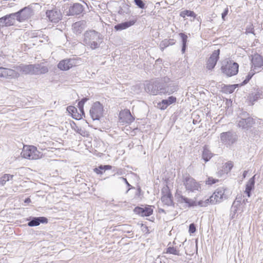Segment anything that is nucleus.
<instances>
[{"instance_id":"obj_56","label":"nucleus","mask_w":263,"mask_h":263,"mask_svg":"<svg viewBox=\"0 0 263 263\" xmlns=\"http://www.w3.org/2000/svg\"><path fill=\"white\" fill-rule=\"evenodd\" d=\"M173 244L174 245H176V244L175 241H174L173 242Z\"/></svg>"},{"instance_id":"obj_1","label":"nucleus","mask_w":263,"mask_h":263,"mask_svg":"<svg viewBox=\"0 0 263 263\" xmlns=\"http://www.w3.org/2000/svg\"><path fill=\"white\" fill-rule=\"evenodd\" d=\"M224 192L225 190L223 188H218L209 198L205 200H201L198 202H197L196 198L191 199L179 194L177 195V198L179 202L180 203H185L189 207L197 205L203 207L206 206L209 203L215 204L217 202H220L224 198H226Z\"/></svg>"},{"instance_id":"obj_4","label":"nucleus","mask_w":263,"mask_h":263,"mask_svg":"<svg viewBox=\"0 0 263 263\" xmlns=\"http://www.w3.org/2000/svg\"><path fill=\"white\" fill-rule=\"evenodd\" d=\"M41 153L36 147L32 145L24 146L21 153V156L26 159L36 160L40 158Z\"/></svg>"},{"instance_id":"obj_23","label":"nucleus","mask_w":263,"mask_h":263,"mask_svg":"<svg viewBox=\"0 0 263 263\" xmlns=\"http://www.w3.org/2000/svg\"><path fill=\"white\" fill-rule=\"evenodd\" d=\"M14 68H15L17 71H19V72H22L23 74L32 75V64L25 65L22 64L20 65L14 66Z\"/></svg>"},{"instance_id":"obj_42","label":"nucleus","mask_w":263,"mask_h":263,"mask_svg":"<svg viewBox=\"0 0 263 263\" xmlns=\"http://www.w3.org/2000/svg\"><path fill=\"white\" fill-rule=\"evenodd\" d=\"M217 182H218V179H214L212 177H209L208 180L206 181V183L209 185H212Z\"/></svg>"},{"instance_id":"obj_21","label":"nucleus","mask_w":263,"mask_h":263,"mask_svg":"<svg viewBox=\"0 0 263 263\" xmlns=\"http://www.w3.org/2000/svg\"><path fill=\"white\" fill-rule=\"evenodd\" d=\"M86 27V22L85 21L77 22L72 25L73 32L77 34H80Z\"/></svg>"},{"instance_id":"obj_38","label":"nucleus","mask_w":263,"mask_h":263,"mask_svg":"<svg viewBox=\"0 0 263 263\" xmlns=\"http://www.w3.org/2000/svg\"><path fill=\"white\" fill-rule=\"evenodd\" d=\"M87 100L88 99L86 98H84L78 103V106L82 115H84V111L83 108L84 104L87 101Z\"/></svg>"},{"instance_id":"obj_29","label":"nucleus","mask_w":263,"mask_h":263,"mask_svg":"<svg viewBox=\"0 0 263 263\" xmlns=\"http://www.w3.org/2000/svg\"><path fill=\"white\" fill-rule=\"evenodd\" d=\"M176 41L174 39H165L162 41L160 44V48L161 51H163L164 48L169 46L173 45L175 44Z\"/></svg>"},{"instance_id":"obj_55","label":"nucleus","mask_w":263,"mask_h":263,"mask_svg":"<svg viewBox=\"0 0 263 263\" xmlns=\"http://www.w3.org/2000/svg\"><path fill=\"white\" fill-rule=\"evenodd\" d=\"M31 202V200L29 198H27L25 200V202L26 203H29Z\"/></svg>"},{"instance_id":"obj_37","label":"nucleus","mask_w":263,"mask_h":263,"mask_svg":"<svg viewBox=\"0 0 263 263\" xmlns=\"http://www.w3.org/2000/svg\"><path fill=\"white\" fill-rule=\"evenodd\" d=\"M71 128L73 130H74V131L76 132L77 133L80 134L83 136H85L86 133L85 131L82 130L81 128L78 126L75 123L73 122L72 124H71Z\"/></svg>"},{"instance_id":"obj_45","label":"nucleus","mask_w":263,"mask_h":263,"mask_svg":"<svg viewBox=\"0 0 263 263\" xmlns=\"http://www.w3.org/2000/svg\"><path fill=\"white\" fill-rule=\"evenodd\" d=\"M7 23L6 22V19L4 16L0 18V26L2 28H3L4 27L6 26Z\"/></svg>"},{"instance_id":"obj_12","label":"nucleus","mask_w":263,"mask_h":263,"mask_svg":"<svg viewBox=\"0 0 263 263\" xmlns=\"http://www.w3.org/2000/svg\"><path fill=\"white\" fill-rule=\"evenodd\" d=\"M15 14L16 20L20 22H22L29 19L32 15L33 10L29 7H25L17 12H15Z\"/></svg>"},{"instance_id":"obj_6","label":"nucleus","mask_w":263,"mask_h":263,"mask_svg":"<svg viewBox=\"0 0 263 263\" xmlns=\"http://www.w3.org/2000/svg\"><path fill=\"white\" fill-rule=\"evenodd\" d=\"M183 182L186 190L189 192H196L201 191V185L190 176H186L184 178Z\"/></svg>"},{"instance_id":"obj_51","label":"nucleus","mask_w":263,"mask_h":263,"mask_svg":"<svg viewBox=\"0 0 263 263\" xmlns=\"http://www.w3.org/2000/svg\"><path fill=\"white\" fill-rule=\"evenodd\" d=\"M103 168H104V172L105 171V170H110L112 167V166L111 165H103Z\"/></svg>"},{"instance_id":"obj_9","label":"nucleus","mask_w":263,"mask_h":263,"mask_svg":"<svg viewBox=\"0 0 263 263\" xmlns=\"http://www.w3.org/2000/svg\"><path fill=\"white\" fill-rule=\"evenodd\" d=\"M220 138L221 143L230 146L237 141V136L235 132L228 131L221 133Z\"/></svg>"},{"instance_id":"obj_49","label":"nucleus","mask_w":263,"mask_h":263,"mask_svg":"<svg viewBox=\"0 0 263 263\" xmlns=\"http://www.w3.org/2000/svg\"><path fill=\"white\" fill-rule=\"evenodd\" d=\"M229 12V9L228 7L226 8L223 12L221 14V17L223 21H225V17L227 15Z\"/></svg>"},{"instance_id":"obj_46","label":"nucleus","mask_w":263,"mask_h":263,"mask_svg":"<svg viewBox=\"0 0 263 263\" xmlns=\"http://www.w3.org/2000/svg\"><path fill=\"white\" fill-rule=\"evenodd\" d=\"M6 68L0 67V77H6Z\"/></svg>"},{"instance_id":"obj_13","label":"nucleus","mask_w":263,"mask_h":263,"mask_svg":"<svg viewBox=\"0 0 263 263\" xmlns=\"http://www.w3.org/2000/svg\"><path fill=\"white\" fill-rule=\"evenodd\" d=\"M220 50H214L210 58L208 59L206 63V68L212 70L215 66L219 58Z\"/></svg>"},{"instance_id":"obj_16","label":"nucleus","mask_w":263,"mask_h":263,"mask_svg":"<svg viewBox=\"0 0 263 263\" xmlns=\"http://www.w3.org/2000/svg\"><path fill=\"white\" fill-rule=\"evenodd\" d=\"M135 214L140 216H149L153 214V210L151 206H147L144 208L137 206L134 209Z\"/></svg>"},{"instance_id":"obj_3","label":"nucleus","mask_w":263,"mask_h":263,"mask_svg":"<svg viewBox=\"0 0 263 263\" xmlns=\"http://www.w3.org/2000/svg\"><path fill=\"white\" fill-rule=\"evenodd\" d=\"M246 202H248L247 199L246 200L243 199L241 202V199L239 197H237L236 198L231 208L230 216L231 219L238 218V216L243 212L244 205L246 204Z\"/></svg>"},{"instance_id":"obj_35","label":"nucleus","mask_w":263,"mask_h":263,"mask_svg":"<svg viewBox=\"0 0 263 263\" xmlns=\"http://www.w3.org/2000/svg\"><path fill=\"white\" fill-rule=\"evenodd\" d=\"M13 177V175L10 174H5L0 178V184L2 186H4L7 181L12 180Z\"/></svg>"},{"instance_id":"obj_50","label":"nucleus","mask_w":263,"mask_h":263,"mask_svg":"<svg viewBox=\"0 0 263 263\" xmlns=\"http://www.w3.org/2000/svg\"><path fill=\"white\" fill-rule=\"evenodd\" d=\"M119 179L124 181L128 186H130V184L128 182L127 179L125 178L120 177Z\"/></svg>"},{"instance_id":"obj_15","label":"nucleus","mask_w":263,"mask_h":263,"mask_svg":"<svg viewBox=\"0 0 263 263\" xmlns=\"http://www.w3.org/2000/svg\"><path fill=\"white\" fill-rule=\"evenodd\" d=\"M162 196L161 198L162 203L164 205L167 206H173V196L168 189H165L162 191Z\"/></svg>"},{"instance_id":"obj_36","label":"nucleus","mask_w":263,"mask_h":263,"mask_svg":"<svg viewBox=\"0 0 263 263\" xmlns=\"http://www.w3.org/2000/svg\"><path fill=\"white\" fill-rule=\"evenodd\" d=\"M180 16L184 18L185 16H191L195 18L196 16V14L192 11L191 10H184L181 11L180 14Z\"/></svg>"},{"instance_id":"obj_33","label":"nucleus","mask_w":263,"mask_h":263,"mask_svg":"<svg viewBox=\"0 0 263 263\" xmlns=\"http://www.w3.org/2000/svg\"><path fill=\"white\" fill-rule=\"evenodd\" d=\"M19 71H17L15 68L14 69H6V77H10L13 78H17L20 76Z\"/></svg>"},{"instance_id":"obj_30","label":"nucleus","mask_w":263,"mask_h":263,"mask_svg":"<svg viewBox=\"0 0 263 263\" xmlns=\"http://www.w3.org/2000/svg\"><path fill=\"white\" fill-rule=\"evenodd\" d=\"M212 157L213 154L208 149L207 146H204L202 152V158L204 160L205 162L209 161Z\"/></svg>"},{"instance_id":"obj_39","label":"nucleus","mask_w":263,"mask_h":263,"mask_svg":"<svg viewBox=\"0 0 263 263\" xmlns=\"http://www.w3.org/2000/svg\"><path fill=\"white\" fill-rule=\"evenodd\" d=\"M170 104L167 100V99H164L162 100L161 102L158 104V107L161 110H164L166 109Z\"/></svg>"},{"instance_id":"obj_32","label":"nucleus","mask_w":263,"mask_h":263,"mask_svg":"<svg viewBox=\"0 0 263 263\" xmlns=\"http://www.w3.org/2000/svg\"><path fill=\"white\" fill-rule=\"evenodd\" d=\"M182 40V48L181 52L184 53L186 50V43L187 42V36L183 33H180L179 34Z\"/></svg>"},{"instance_id":"obj_28","label":"nucleus","mask_w":263,"mask_h":263,"mask_svg":"<svg viewBox=\"0 0 263 263\" xmlns=\"http://www.w3.org/2000/svg\"><path fill=\"white\" fill-rule=\"evenodd\" d=\"M170 244L171 243L168 244L167 248L165 249V253L166 254L180 256L181 254L180 253V251L178 249V246H169Z\"/></svg>"},{"instance_id":"obj_5","label":"nucleus","mask_w":263,"mask_h":263,"mask_svg":"<svg viewBox=\"0 0 263 263\" xmlns=\"http://www.w3.org/2000/svg\"><path fill=\"white\" fill-rule=\"evenodd\" d=\"M239 65L236 62L227 61L221 67L222 72L228 77H232L237 74Z\"/></svg>"},{"instance_id":"obj_48","label":"nucleus","mask_w":263,"mask_h":263,"mask_svg":"<svg viewBox=\"0 0 263 263\" xmlns=\"http://www.w3.org/2000/svg\"><path fill=\"white\" fill-rule=\"evenodd\" d=\"M167 100L168 102V104L171 105L176 101V98L173 96H171L168 98Z\"/></svg>"},{"instance_id":"obj_14","label":"nucleus","mask_w":263,"mask_h":263,"mask_svg":"<svg viewBox=\"0 0 263 263\" xmlns=\"http://www.w3.org/2000/svg\"><path fill=\"white\" fill-rule=\"evenodd\" d=\"M46 14L49 20L53 23L58 22L62 18V14L60 10L57 8L47 10Z\"/></svg>"},{"instance_id":"obj_19","label":"nucleus","mask_w":263,"mask_h":263,"mask_svg":"<svg viewBox=\"0 0 263 263\" xmlns=\"http://www.w3.org/2000/svg\"><path fill=\"white\" fill-rule=\"evenodd\" d=\"M119 118L121 122L128 124L132 123L135 120V118L131 115L130 111L128 109L121 111L119 114Z\"/></svg>"},{"instance_id":"obj_22","label":"nucleus","mask_w":263,"mask_h":263,"mask_svg":"<svg viewBox=\"0 0 263 263\" xmlns=\"http://www.w3.org/2000/svg\"><path fill=\"white\" fill-rule=\"evenodd\" d=\"M48 71V68L45 66L41 64L32 65V75H38L47 73Z\"/></svg>"},{"instance_id":"obj_10","label":"nucleus","mask_w":263,"mask_h":263,"mask_svg":"<svg viewBox=\"0 0 263 263\" xmlns=\"http://www.w3.org/2000/svg\"><path fill=\"white\" fill-rule=\"evenodd\" d=\"M240 118V120L238 121V126L242 129H248L255 123L253 119L250 117L246 112H242Z\"/></svg>"},{"instance_id":"obj_31","label":"nucleus","mask_w":263,"mask_h":263,"mask_svg":"<svg viewBox=\"0 0 263 263\" xmlns=\"http://www.w3.org/2000/svg\"><path fill=\"white\" fill-rule=\"evenodd\" d=\"M67 110L69 113H70L71 114L73 118H74L76 120H78V119H80L82 118V116L83 115L82 114V115H81V114L77 115L76 114L77 112V109L75 107H74L73 106H69L67 107Z\"/></svg>"},{"instance_id":"obj_54","label":"nucleus","mask_w":263,"mask_h":263,"mask_svg":"<svg viewBox=\"0 0 263 263\" xmlns=\"http://www.w3.org/2000/svg\"><path fill=\"white\" fill-rule=\"evenodd\" d=\"M158 212L159 213H166L165 210L163 209H161V208H159L158 209Z\"/></svg>"},{"instance_id":"obj_24","label":"nucleus","mask_w":263,"mask_h":263,"mask_svg":"<svg viewBox=\"0 0 263 263\" xmlns=\"http://www.w3.org/2000/svg\"><path fill=\"white\" fill-rule=\"evenodd\" d=\"M252 63L254 68H260L263 66V59L261 55L258 54H254L252 58Z\"/></svg>"},{"instance_id":"obj_27","label":"nucleus","mask_w":263,"mask_h":263,"mask_svg":"<svg viewBox=\"0 0 263 263\" xmlns=\"http://www.w3.org/2000/svg\"><path fill=\"white\" fill-rule=\"evenodd\" d=\"M6 19V26L9 27L14 25L16 20V15L15 13L7 14L4 16Z\"/></svg>"},{"instance_id":"obj_2","label":"nucleus","mask_w":263,"mask_h":263,"mask_svg":"<svg viewBox=\"0 0 263 263\" xmlns=\"http://www.w3.org/2000/svg\"><path fill=\"white\" fill-rule=\"evenodd\" d=\"M103 40L102 35L95 30L87 31L84 34L83 42L85 45L92 50L99 48Z\"/></svg>"},{"instance_id":"obj_40","label":"nucleus","mask_w":263,"mask_h":263,"mask_svg":"<svg viewBox=\"0 0 263 263\" xmlns=\"http://www.w3.org/2000/svg\"><path fill=\"white\" fill-rule=\"evenodd\" d=\"M135 5L140 9L145 8V3L142 0H134Z\"/></svg>"},{"instance_id":"obj_11","label":"nucleus","mask_w":263,"mask_h":263,"mask_svg":"<svg viewBox=\"0 0 263 263\" xmlns=\"http://www.w3.org/2000/svg\"><path fill=\"white\" fill-rule=\"evenodd\" d=\"M89 113L93 120H99L103 116L102 105L99 102H95L90 109Z\"/></svg>"},{"instance_id":"obj_20","label":"nucleus","mask_w":263,"mask_h":263,"mask_svg":"<svg viewBox=\"0 0 263 263\" xmlns=\"http://www.w3.org/2000/svg\"><path fill=\"white\" fill-rule=\"evenodd\" d=\"M76 64L73 59H65L60 62L58 65V67L62 70H67L72 67Z\"/></svg>"},{"instance_id":"obj_18","label":"nucleus","mask_w":263,"mask_h":263,"mask_svg":"<svg viewBox=\"0 0 263 263\" xmlns=\"http://www.w3.org/2000/svg\"><path fill=\"white\" fill-rule=\"evenodd\" d=\"M27 224L29 227H36L41 223H47L48 219L45 217H30Z\"/></svg>"},{"instance_id":"obj_57","label":"nucleus","mask_w":263,"mask_h":263,"mask_svg":"<svg viewBox=\"0 0 263 263\" xmlns=\"http://www.w3.org/2000/svg\"><path fill=\"white\" fill-rule=\"evenodd\" d=\"M40 42H44V40H40Z\"/></svg>"},{"instance_id":"obj_47","label":"nucleus","mask_w":263,"mask_h":263,"mask_svg":"<svg viewBox=\"0 0 263 263\" xmlns=\"http://www.w3.org/2000/svg\"><path fill=\"white\" fill-rule=\"evenodd\" d=\"M196 227L194 223H191L189 226V232L190 233H194L196 231Z\"/></svg>"},{"instance_id":"obj_44","label":"nucleus","mask_w":263,"mask_h":263,"mask_svg":"<svg viewBox=\"0 0 263 263\" xmlns=\"http://www.w3.org/2000/svg\"><path fill=\"white\" fill-rule=\"evenodd\" d=\"M36 34V35L35 36L38 37L40 38V37L43 38L46 41H48V36H46V35L42 34L41 31L37 32Z\"/></svg>"},{"instance_id":"obj_34","label":"nucleus","mask_w":263,"mask_h":263,"mask_svg":"<svg viewBox=\"0 0 263 263\" xmlns=\"http://www.w3.org/2000/svg\"><path fill=\"white\" fill-rule=\"evenodd\" d=\"M233 166V164L231 161L228 162L226 163L223 167L222 170V174H228L229 173L231 169L232 168Z\"/></svg>"},{"instance_id":"obj_25","label":"nucleus","mask_w":263,"mask_h":263,"mask_svg":"<svg viewBox=\"0 0 263 263\" xmlns=\"http://www.w3.org/2000/svg\"><path fill=\"white\" fill-rule=\"evenodd\" d=\"M255 175L251 178L246 185L245 193L248 197H250L251 194V191L254 189Z\"/></svg>"},{"instance_id":"obj_8","label":"nucleus","mask_w":263,"mask_h":263,"mask_svg":"<svg viewBox=\"0 0 263 263\" xmlns=\"http://www.w3.org/2000/svg\"><path fill=\"white\" fill-rule=\"evenodd\" d=\"M163 94L171 95L178 91L179 89L178 85L176 83L171 82L169 78H163Z\"/></svg>"},{"instance_id":"obj_52","label":"nucleus","mask_w":263,"mask_h":263,"mask_svg":"<svg viewBox=\"0 0 263 263\" xmlns=\"http://www.w3.org/2000/svg\"><path fill=\"white\" fill-rule=\"evenodd\" d=\"M248 174V171H245L242 174V179H245Z\"/></svg>"},{"instance_id":"obj_53","label":"nucleus","mask_w":263,"mask_h":263,"mask_svg":"<svg viewBox=\"0 0 263 263\" xmlns=\"http://www.w3.org/2000/svg\"><path fill=\"white\" fill-rule=\"evenodd\" d=\"M229 87H230V90H229V92H226L227 93H228V92H229V93H232L233 90H234L233 86H230Z\"/></svg>"},{"instance_id":"obj_7","label":"nucleus","mask_w":263,"mask_h":263,"mask_svg":"<svg viewBox=\"0 0 263 263\" xmlns=\"http://www.w3.org/2000/svg\"><path fill=\"white\" fill-rule=\"evenodd\" d=\"M163 79L161 81L157 80L153 83H148L145 87V90L149 93L156 95L158 94H163Z\"/></svg>"},{"instance_id":"obj_41","label":"nucleus","mask_w":263,"mask_h":263,"mask_svg":"<svg viewBox=\"0 0 263 263\" xmlns=\"http://www.w3.org/2000/svg\"><path fill=\"white\" fill-rule=\"evenodd\" d=\"M254 73L252 72H250L248 74L245 80L242 82L241 85H243L246 84L248 83V82L250 80V79L252 78L253 76L254 75Z\"/></svg>"},{"instance_id":"obj_43","label":"nucleus","mask_w":263,"mask_h":263,"mask_svg":"<svg viewBox=\"0 0 263 263\" xmlns=\"http://www.w3.org/2000/svg\"><path fill=\"white\" fill-rule=\"evenodd\" d=\"M103 165H100L98 168H95L93 171L98 174H102L104 172Z\"/></svg>"},{"instance_id":"obj_17","label":"nucleus","mask_w":263,"mask_h":263,"mask_svg":"<svg viewBox=\"0 0 263 263\" xmlns=\"http://www.w3.org/2000/svg\"><path fill=\"white\" fill-rule=\"evenodd\" d=\"M84 10V6L80 3H74L69 8L68 15H77L80 14Z\"/></svg>"},{"instance_id":"obj_26","label":"nucleus","mask_w":263,"mask_h":263,"mask_svg":"<svg viewBox=\"0 0 263 263\" xmlns=\"http://www.w3.org/2000/svg\"><path fill=\"white\" fill-rule=\"evenodd\" d=\"M135 23V22L134 21H129L118 24L115 26V29L117 31L122 30L132 26Z\"/></svg>"}]
</instances>
